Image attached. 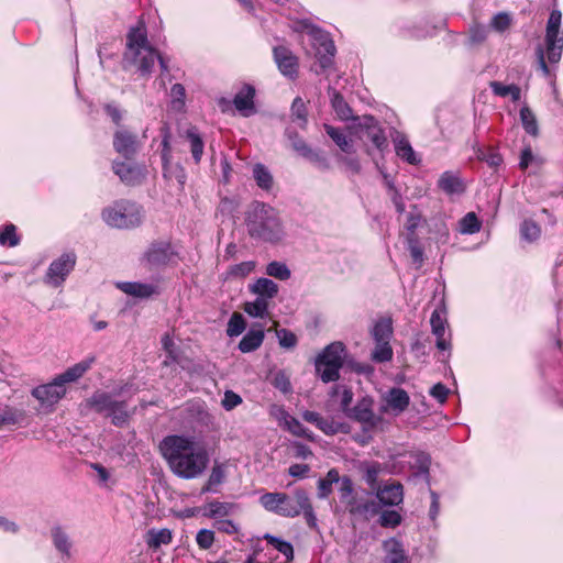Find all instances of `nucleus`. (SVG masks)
<instances>
[{"instance_id": "obj_32", "label": "nucleus", "mask_w": 563, "mask_h": 563, "mask_svg": "<svg viewBox=\"0 0 563 563\" xmlns=\"http://www.w3.org/2000/svg\"><path fill=\"white\" fill-rule=\"evenodd\" d=\"M264 330L262 327L258 329H251L246 332V334L242 338L239 343V350L242 353H250L258 349L264 341Z\"/></svg>"}, {"instance_id": "obj_22", "label": "nucleus", "mask_w": 563, "mask_h": 563, "mask_svg": "<svg viewBox=\"0 0 563 563\" xmlns=\"http://www.w3.org/2000/svg\"><path fill=\"white\" fill-rule=\"evenodd\" d=\"M432 333L437 338L435 345L441 351L451 349V343L445 339L448 321L443 311L434 310L430 318Z\"/></svg>"}, {"instance_id": "obj_24", "label": "nucleus", "mask_w": 563, "mask_h": 563, "mask_svg": "<svg viewBox=\"0 0 563 563\" xmlns=\"http://www.w3.org/2000/svg\"><path fill=\"white\" fill-rule=\"evenodd\" d=\"M51 539L63 560H70L73 558L74 543L62 527L56 526L51 529Z\"/></svg>"}, {"instance_id": "obj_12", "label": "nucleus", "mask_w": 563, "mask_h": 563, "mask_svg": "<svg viewBox=\"0 0 563 563\" xmlns=\"http://www.w3.org/2000/svg\"><path fill=\"white\" fill-rule=\"evenodd\" d=\"M373 405L374 400L372 397H362L349 411L347 417L362 423L365 431L376 429L382 424L383 418L374 413Z\"/></svg>"}, {"instance_id": "obj_58", "label": "nucleus", "mask_w": 563, "mask_h": 563, "mask_svg": "<svg viewBox=\"0 0 563 563\" xmlns=\"http://www.w3.org/2000/svg\"><path fill=\"white\" fill-rule=\"evenodd\" d=\"M402 521L401 515L396 510H384L380 512L378 523L384 528H396Z\"/></svg>"}, {"instance_id": "obj_6", "label": "nucleus", "mask_w": 563, "mask_h": 563, "mask_svg": "<svg viewBox=\"0 0 563 563\" xmlns=\"http://www.w3.org/2000/svg\"><path fill=\"white\" fill-rule=\"evenodd\" d=\"M294 29L308 36L321 69L330 68L333 64L335 46L329 34L308 20L297 21Z\"/></svg>"}, {"instance_id": "obj_23", "label": "nucleus", "mask_w": 563, "mask_h": 563, "mask_svg": "<svg viewBox=\"0 0 563 563\" xmlns=\"http://www.w3.org/2000/svg\"><path fill=\"white\" fill-rule=\"evenodd\" d=\"M376 497L384 506H398L404 500V487L399 482H393L376 489Z\"/></svg>"}, {"instance_id": "obj_55", "label": "nucleus", "mask_w": 563, "mask_h": 563, "mask_svg": "<svg viewBox=\"0 0 563 563\" xmlns=\"http://www.w3.org/2000/svg\"><path fill=\"white\" fill-rule=\"evenodd\" d=\"M266 274L279 280H287L290 277V271L286 264L282 262H271L266 267Z\"/></svg>"}, {"instance_id": "obj_34", "label": "nucleus", "mask_w": 563, "mask_h": 563, "mask_svg": "<svg viewBox=\"0 0 563 563\" xmlns=\"http://www.w3.org/2000/svg\"><path fill=\"white\" fill-rule=\"evenodd\" d=\"M340 474L336 468L328 471L324 477L319 478L317 483V496L319 499H327L332 493V485L338 484Z\"/></svg>"}, {"instance_id": "obj_54", "label": "nucleus", "mask_w": 563, "mask_h": 563, "mask_svg": "<svg viewBox=\"0 0 563 563\" xmlns=\"http://www.w3.org/2000/svg\"><path fill=\"white\" fill-rule=\"evenodd\" d=\"M393 358V349L389 342H376L372 352V360L377 363H385Z\"/></svg>"}, {"instance_id": "obj_42", "label": "nucleus", "mask_w": 563, "mask_h": 563, "mask_svg": "<svg viewBox=\"0 0 563 563\" xmlns=\"http://www.w3.org/2000/svg\"><path fill=\"white\" fill-rule=\"evenodd\" d=\"M243 309L253 318H264L267 314L268 300L257 296L254 301L245 302Z\"/></svg>"}, {"instance_id": "obj_14", "label": "nucleus", "mask_w": 563, "mask_h": 563, "mask_svg": "<svg viewBox=\"0 0 563 563\" xmlns=\"http://www.w3.org/2000/svg\"><path fill=\"white\" fill-rule=\"evenodd\" d=\"M360 128L361 137L371 141L382 155L388 150V141L384 129L374 117H364Z\"/></svg>"}, {"instance_id": "obj_56", "label": "nucleus", "mask_w": 563, "mask_h": 563, "mask_svg": "<svg viewBox=\"0 0 563 563\" xmlns=\"http://www.w3.org/2000/svg\"><path fill=\"white\" fill-rule=\"evenodd\" d=\"M170 103L174 110L180 111L185 107L186 90L181 84H174L170 88Z\"/></svg>"}, {"instance_id": "obj_29", "label": "nucleus", "mask_w": 563, "mask_h": 563, "mask_svg": "<svg viewBox=\"0 0 563 563\" xmlns=\"http://www.w3.org/2000/svg\"><path fill=\"white\" fill-rule=\"evenodd\" d=\"M438 187L446 195H459L465 189L459 174L451 170H446L440 176Z\"/></svg>"}, {"instance_id": "obj_5", "label": "nucleus", "mask_w": 563, "mask_h": 563, "mask_svg": "<svg viewBox=\"0 0 563 563\" xmlns=\"http://www.w3.org/2000/svg\"><path fill=\"white\" fill-rule=\"evenodd\" d=\"M562 13L553 9L547 22L545 27V48L538 46L536 54L538 66L544 76L550 75V68L547 65L545 57L551 64H558L563 53V30H561Z\"/></svg>"}, {"instance_id": "obj_41", "label": "nucleus", "mask_w": 563, "mask_h": 563, "mask_svg": "<svg viewBox=\"0 0 563 563\" xmlns=\"http://www.w3.org/2000/svg\"><path fill=\"white\" fill-rule=\"evenodd\" d=\"M263 538L268 544L280 552L286 558V561H291L294 559V548L290 542L282 540L280 538L269 533H266Z\"/></svg>"}, {"instance_id": "obj_26", "label": "nucleus", "mask_w": 563, "mask_h": 563, "mask_svg": "<svg viewBox=\"0 0 563 563\" xmlns=\"http://www.w3.org/2000/svg\"><path fill=\"white\" fill-rule=\"evenodd\" d=\"M385 552L384 563H410L404 544L396 538H389L382 544Z\"/></svg>"}, {"instance_id": "obj_25", "label": "nucleus", "mask_w": 563, "mask_h": 563, "mask_svg": "<svg viewBox=\"0 0 563 563\" xmlns=\"http://www.w3.org/2000/svg\"><path fill=\"white\" fill-rule=\"evenodd\" d=\"M345 508L350 515L363 518L375 516L379 511V506L376 501L358 498L356 496L347 501Z\"/></svg>"}, {"instance_id": "obj_40", "label": "nucleus", "mask_w": 563, "mask_h": 563, "mask_svg": "<svg viewBox=\"0 0 563 563\" xmlns=\"http://www.w3.org/2000/svg\"><path fill=\"white\" fill-rule=\"evenodd\" d=\"M489 87L496 96H510L514 102L519 101L521 98V90L517 85H504L500 81H490Z\"/></svg>"}, {"instance_id": "obj_31", "label": "nucleus", "mask_w": 563, "mask_h": 563, "mask_svg": "<svg viewBox=\"0 0 563 563\" xmlns=\"http://www.w3.org/2000/svg\"><path fill=\"white\" fill-rule=\"evenodd\" d=\"M144 540L150 549L157 550L162 545H168L173 541V532L167 528H152L146 532Z\"/></svg>"}, {"instance_id": "obj_46", "label": "nucleus", "mask_w": 563, "mask_h": 563, "mask_svg": "<svg viewBox=\"0 0 563 563\" xmlns=\"http://www.w3.org/2000/svg\"><path fill=\"white\" fill-rule=\"evenodd\" d=\"M253 176L258 187L269 190L273 186V177L269 170L263 164H256L253 167Z\"/></svg>"}, {"instance_id": "obj_39", "label": "nucleus", "mask_w": 563, "mask_h": 563, "mask_svg": "<svg viewBox=\"0 0 563 563\" xmlns=\"http://www.w3.org/2000/svg\"><path fill=\"white\" fill-rule=\"evenodd\" d=\"M163 175L166 179L176 180L181 189L187 180L185 168L180 164H173L170 159L163 162Z\"/></svg>"}, {"instance_id": "obj_9", "label": "nucleus", "mask_w": 563, "mask_h": 563, "mask_svg": "<svg viewBox=\"0 0 563 563\" xmlns=\"http://www.w3.org/2000/svg\"><path fill=\"white\" fill-rule=\"evenodd\" d=\"M345 347L341 342H333L324 347L316 358V371L324 383L339 378V371L343 365Z\"/></svg>"}, {"instance_id": "obj_44", "label": "nucleus", "mask_w": 563, "mask_h": 563, "mask_svg": "<svg viewBox=\"0 0 563 563\" xmlns=\"http://www.w3.org/2000/svg\"><path fill=\"white\" fill-rule=\"evenodd\" d=\"M372 333L375 342H389L393 334L390 319H382L377 321Z\"/></svg>"}, {"instance_id": "obj_7", "label": "nucleus", "mask_w": 563, "mask_h": 563, "mask_svg": "<svg viewBox=\"0 0 563 563\" xmlns=\"http://www.w3.org/2000/svg\"><path fill=\"white\" fill-rule=\"evenodd\" d=\"M103 221L117 229L135 228L142 223V207L129 200H119L102 210Z\"/></svg>"}, {"instance_id": "obj_37", "label": "nucleus", "mask_w": 563, "mask_h": 563, "mask_svg": "<svg viewBox=\"0 0 563 563\" xmlns=\"http://www.w3.org/2000/svg\"><path fill=\"white\" fill-rule=\"evenodd\" d=\"M225 466L223 464L216 463L211 468L207 484L202 487L201 493H217L218 486H220L225 481Z\"/></svg>"}, {"instance_id": "obj_20", "label": "nucleus", "mask_w": 563, "mask_h": 563, "mask_svg": "<svg viewBox=\"0 0 563 563\" xmlns=\"http://www.w3.org/2000/svg\"><path fill=\"white\" fill-rule=\"evenodd\" d=\"M396 155L404 162L410 165H419L421 162L420 156L412 148L407 136L398 131L391 136Z\"/></svg>"}, {"instance_id": "obj_36", "label": "nucleus", "mask_w": 563, "mask_h": 563, "mask_svg": "<svg viewBox=\"0 0 563 563\" xmlns=\"http://www.w3.org/2000/svg\"><path fill=\"white\" fill-rule=\"evenodd\" d=\"M324 130L342 152L346 154L354 153L353 141L349 139L343 131L329 124H324Z\"/></svg>"}, {"instance_id": "obj_59", "label": "nucleus", "mask_w": 563, "mask_h": 563, "mask_svg": "<svg viewBox=\"0 0 563 563\" xmlns=\"http://www.w3.org/2000/svg\"><path fill=\"white\" fill-rule=\"evenodd\" d=\"M339 484L340 500L346 505L355 496L353 482L349 476H343L340 477Z\"/></svg>"}, {"instance_id": "obj_2", "label": "nucleus", "mask_w": 563, "mask_h": 563, "mask_svg": "<svg viewBox=\"0 0 563 563\" xmlns=\"http://www.w3.org/2000/svg\"><path fill=\"white\" fill-rule=\"evenodd\" d=\"M156 62L163 71H168L166 62L148 42L145 24L140 21L126 34L123 67H134L142 76H146L152 73Z\"/></svg>"}, {"instance_id": "obj_8", "label": "nucleus", "mask_w": 563, "mask_h": 563, "mask_svg": "<svg viewBox=\"0 0 563 563\" xmlns=\"http://www.w3.org/2000/svg\"><path fill=\"white\" fill-rule=\"evenodd\" d=\"M86 404L96 412L110 418L117 427L123 426L129 420L126 401L117 400L109 393L97 390L86 400Z\"/></svg>"}, {"instance_id": "obj_64", "label": "nucleus", "mask_w": 563, "mask_h": 563, "mask_svg": "<svg viewBox=\"0 0 563 563\" xmlns=\"http://www.w3.org/2000/svg\"><path fill=\"white\" fill-rule=\"evenodd\" d=\"M277 338L280 346L285 349H292L297 344V336L287 329H280L277 331Z\"/></svg>"}, {"instance_id": "obj_61", "label": "nucleus", "mask_w": 563, "mask_h": 563, "mask_svg": "<svg viewBox=\"0 0 563 563\" xmlns=\"http://www.w3.org/2000/svg\"><path fill=\"white\" fill-rule=\"evenodd\" d=\"M489 30L486 25L474 24L470 29V42L472 44H481L486 41Z\"/></svg>"}, {"instance_id": "obj_63", "label": "nucleus", "mask_w": 563, "mask_h": 563, "mask_svg": "<svg viewBox=\"0 0 563 563\" xmlns=\"http://www.w3.org/2000/svg\"><path fill=\"white\" fill-rule=\"evenodd\" d=\"M162 345L166 354H168V358H170L172 362L179 361L178 350L174 343L173 338L168 333L163 335Z\"/></svg>"}, {"instance_id": "obj_45", "label": "nucleus", "mask_w": 563, "mask_h": 563, "mask_svg": "<svg viewBox=\"0 0 563 563\" xmlns=\"http://www.w3.org/2000/svg\"><path fill=\"white\" fill-rule=\"evenodd\" d=\"M520 120L525 131L532 135L537 136L539 134V126L536 119V115L528 107H522L520 110Z\"/></svg>"}, {"instance_id": "obj_10", "label": "nucleus", "mask_w": 563, "mask_h": 563, "mask_svg": "<svg viewBox=\"0 0 563 563\" xmlns=\"http://www.w3.org/2000/svg\"><path fill=\"white\" fill-rule=\"evenodd\" d=\"M150 268H161L174 265L178 261V253L167 241H156L150 244L142 257Z\"/></svg>"}, {"instance_id": "obj_4", "label": "nucleus", "mask_w": 563, "mask_h": 563, "mask_svg": "<svg viewBox=\"0 0 563 563\" xmlns=\"http://www.w3.org/2000/svg\"><path fill=\"white\" fill-rule=\"evenodd\" d=\"M245 224L251 238L263 242L277 243L285 235L278 211L264 202L255 201L250 206Z\"/></svg>"}, {"instance_id": "obj_3", "label": "nucleus", "mask_w": 563, "mask_h": 563, "mask_svg": "<svg viewBox=\"0 0 563 563\" xmlns=\"http://www.w3.org/2000/svg\"><path fill=\"white\" fill-rule=\"evenodd\" d=\"M260 504L265 510L280 517L296 518L302 515L308 527H317L311 499L303 488H296L291 495L283 492L265 493L260 497Z\"/></svg>"}, {"instance_id": "obj_47", "label": "nucleus", "mask_w": 563, "mask_h": 563, "mask_svg": "<svg viewBox=\"0 0 563 563\" xmlns=\"http://www.w3.org/2000/svg\"><path fill=\"white\" fill-rule=\"evenodd\" d=\"M233 507V504L214 500L207 505V516L216 520L222 519L230 515Z\"/></svg>"}, {"instance_id": "obj_19", "label": "nucleus", "mask_w": 563, "mask_h": 563, "mask_svg": "<svg viewBox=\"0 0 563 563\" xmlns=\"http://www.w3.org/2000/svg\"><path fill=\"white\" fill-rule=\"evenodd\" d=\"M113 147L117 153L130 159L139 150L137 137L126 130H118L113 136Z\"/></svg>"}, {"instance_id": "obj_48", "label": "nucleus", "mask_w": 563, "mask_h": 563, "mask_svg": "<svg viewBox=\"0 0 563 563\" xmlns=\"http://www.w3.org/2000/svg\"><path fill=\"white\" fill-rule=\"evenodd\" d=\"M290 111L292 121H298L299 126L305 129L308 122L307 107L300 97L294 99Z\"/></svg>"}, {"instance_id": "obj_60", "label": "nucleus", "mask_w": 563, "mask_h": 563, "mask_svg": "<svg viewBox=\"0 0 563 563\" xmlns=\"http://www.w3.org/2000/svg\"><path fill=\"white\" fill-rule=\"evenodd\" d=\"M541 230L539 225L530 220H525L520 227L521 238L526 241L533 242L540 236Z\"/></svg>"}, {"instance_id": "obj_53", "label": "nucleus", "mask_w": 563, "mask_h": 563, "mask_svg": "<svg viewBox=\"0 0 563 563\" xmlns=\"http://www.w3.org/2000/svg\"><path fill=\"white\" fill-rule=\"evenodd\" d=\"M246 323L243 316L239 312H234L227 327V334L230 338L239 336L245 330Z\"/></svg>"}, {"instance_id": "obj_62", "label": "nucleus", "mask_w": 563, "mask_h": 563, "mask_svg": "<svg viewBox=\"0 0 563 563\" xmlns=\"http://www.w3.org/2000/svg\"><path fill=\"white\" fill-rule=\"evenodd\" d=\"M255 268V262L247 261L240 264H235L230 267L229 275L233 277H245L251 274Z\"/></svg>"}, {"instance_id": "obj_52", "label": "nucleus", "mask_w": 563, "mask_h": 563, "mask_svg": "<svg viewBox=\"0 0 563 563\" xmlns=\"http://www.w3.org/2000/svg\"><path fill=\"white\" fill-rule=\"evenodd\" d=\"M19 243L20 236L16 233V227L12 223L4 225L0 231V244L14 247Z\"/></svg>"}, {"instance_id": "obj_21", "label": "nucleus", "mask_w": 563, "mask_h": 563, "mask_svg": "<svg viewBox=\"0 0 563 563\" xmlns=\"http://www.w3.org/2000/svg\"><path fill=\"white\" fill-rule=\"evenodd\" d=\"M117 287L124 294L135 298H150L153 295L159 294L157 285L139 282H121L117 284Z\"/></svg>"}, {"instance_id": "obj_50", "label": "nucleus", "mask_w": 563, "mask_h": 563, "mask_svg": "<svg viewBox=\"0 0 563 563\" xmlns=\"http://www.w3.org/2000/svg\"><path fill=\"white\" fill-rule=\"evenodd\" d=\"M382 465L378 462H373L365 466L364 481L371 489L376 490L378 486V476L382 472Z\"/></svg>"}, {"instance_id": "obj_18", "label": "nucleus", "mask_w": 563, "mask_h": 563, "mask_svg": "<svg viewBox=\"0 0 563 563\" xmlns=\"http://www.w3.org/2000/svg\"><path fill=\"white\" fill-rule=\"evenodd\" d=\"M383 399L385 405L380 408L382 412L391 411L396 416L404 412L410 402L408 393L405 389L398 387L389 389L384 395Z\"/></svg>"}, {"instance_id": "obj_1", "label": "nucleus", "mask_w": 563, "mask_h": 563, "mask_svg": "<svg viewBox=\"0 0 563 563\" xmlns=\"http://www.w3.org/2000/svg\"><path fill=\"white\" fill-rule=\"evenodd\" d=\"M159 449L172 472L181 478L198 477L209 463L207 450L190 437L167 435Z\"/></svg>"}, {"instance_id": "obj_11", "label": "nucleus", "mask_w": 563, "mask_h": 563, "mask_svg": "<svg viewBox=\"0 0 563 563\" xmlns=\"http://www.w3.org/2000/svg\"><path fill=\"white\" fill-rule=\"evenodd\" d=\"M76 262L77 256L74 252L63 253L49 264L44 276V283L54 288L60 287L74 271Z\"/></svg>"}, {"instance_id": "obj_57", "label": "nucleus", "mask_w": 563, "mask_h": 563, "mask_svg": "<svg viewBox=\"0 0 563 563\" xmlns=\"http://www.w3.org/2000/svg\"><path fill=\"white\" fill-rule=\"evenodd\" d=\"M511 23H512V18L509 13L499 12L492 18L489 26L494 31H496L498 33H503L510 27Z\"/></svg>"}, {"instance_id": "obj_13", "label": "nucleus", "mask_w": 563, "mask_h": 563, "mask_svg": "<svg viewBox=\"0 0 563 563\" xmlns=\"http://www.w3.org/2000/svg\"><path fill=\"white\" fill-rule=\"evenodd\" d=\"M301 417L306 422L314 424L325 435L347 434L351 431L349 423L335 420L334 418H324L316 411L305 410Z\"/></svg>"}, {"instance_id": "obj_33", "label": "nucleus", "mask_w": 563, "mask_h": 563, "mask_svg": "<svg viewBox=\"0 0 563 563\" xmlns=\"http://www.w3.org/2000/svg\"><path fill=\"white\" fill-rule=\"evenodd\" d=\"M250 290L256 296L269 301V299L277 295L278 285L272 279L261 277L250 286Z\"/></svg>"}, {"instance_id": "obj_27", "label": "nucleus", "mask_w": 563, "mask_h": 563, "mask_svg": "<svg viewBox=\"0 0 563 563\" xmlns=\"http://www.w3.org/2000/svg\"><path fill=\"white\" fill-rule=\"evenodd\" d=\"M255 89L251 85H245L235 95L233 103L235 109L241 112L244 117H249L255 112L254 106Z\"/></svg>"}, {"instance_id": "obj_43", "label": "nucleus", "mask_w": 563, "mask_h": 563, "mask_svg": "<svg viewBox=\"0 0 563 563\" xmlns=\"http://www.w3.org/2000/svg\"><path fill=\"white\" fill-rule=\"evenodd\" d=\"M283 428L296 437H301L309 441H314V434L292 416L288 419V421H286Z\"/></svg>"}, {"instance_id": "obj_15", "label": "nucleus", "mask_w": 563, "mask_h": 563, "mask_svg": "<svg viewBox=\"0 0 563 563\" xmlns=\"http://www.w3.org/2000/svg\"><path fill=\"white\" fill-rule=\"evenodd\" d=\"M66 394V387L59 378H54L53 382L40 385L32 390V396L36 398L42 405L53 406L59 401Z\"/></svg>"}, {"instance_id": "obj_35", "label": "nucleus", "mask_w": 563, "mask_h": 563, "mask_svg": "<svg viewBox=\"0 0 563 563\" xmlns=\"http://www.w3.org/2000/svg\"><path fill=\"white\" fill-rule=\"evenodd\" d=\"M186 139L189 142L190 152L196 164H199L205 148V143L197 128L190 126L186 131Z\"/></svg>"}, {"instance_id": "obj_16", "label": "nucleus", "mask_w": 563, "mask_h": 563, "mask_svg": "<svg viewBox=\"0 0 563 563\" xmlns=\"http://www.w3.org/2000/svg\"><path fill=\"white\" fill-rule=\"evenodd\" d=\"M112 170L122 183L129 186L140 185L146 176L145 168L135 163L114 161Z\"/></svg>"}, {"instance_id": "obj_17", "label": "nucleus", "mask_w": 563, "mask_h": 563, "mask_svg": "<svg viewBox=\"0 0 563 563\" xmlns=\"http://www.w3.org/2000/svg\"><path fill=\"white\" fill-rule=\"evenodd\" d=\"M273 54L279 71L288 78H296L299 66L297 56L283 45L274 47Z\"/></svg>"}, {"instance_id": "obj_51", "label": "nucleus", "mask_w": 563, "mask_h": 563, "mask_svg": "<svg viewBox=\"0 0 563 563\" xmlns=\"http://www.w3.org/2000/svg\"><path fill=\"white\" fill-rule=\"evenodd\" d=\"M331 103L340 119L349 120L352 117L351 108L339 92L332 93Z\"/></svg>"}, {"instance_id": "obj_49", "label": "nucleus", "mask_w": 563, "mask_h": 563, "mask_svg": "<svg viewBox=\"0 0 563 563\" xmlns=\"http://www.w3.org/2000/svg\"><path fill=\"white\" fill-rule=\"evenodd\" d=\"M481 230V221L474 212L466 213L460 221L462 234H474Z\"/></svg>"}, {"instance_id": "obj_38", "label": "nucleus", "mask_w": 563, "mask_h": 563, "mask_svg": "<svg viewBox=\"0 0 563 563\" xmlns=\"http://www.w3.org/2000/svg\"><path fill=\"white\" fill-rule=\"evenodd\" d=\"M287 136L291 141L292 148L300 154L301 156L308 158L311 162L320 161V156L318 153L312 151L307 143L300 139L296 133L287 130Z\"/></svg>"}, {"instance_id": "obj_30", "label": "nucleus", "mask_w": 563, "mask_h": 563, "mask_svg": "<svg viewBox=\"0 0 563 563\" xmlns=\"http://www.w3.org/2000/svg\"><path fill=\"white\" fill-rule=\"evenodd\" d=\"M95 363V356H89L75 365L68 367L64 373L58 375L59 382L64 385L67 383H74L78 380L80 377L85 375V373L90 369L92 364Z\"/></svg>"}, {"instance_id": "obj_28", "label": "nucleus", "mask_w": 563, "mask_h": 563, "mask_svg": "<svg viewBox=\"0 0 563 563\" xmlns=\"http://www.w3.org/2000/svg\"><path fill=\"white\" fill-rule=\"evenodd\" d=\"M405 456L408 457L407 463L416 476H423L427 479L429 478V468L431 464L429 454L420 451H412Z\"/></svg>"}]
</instances>
